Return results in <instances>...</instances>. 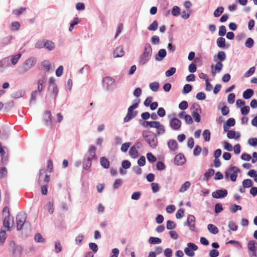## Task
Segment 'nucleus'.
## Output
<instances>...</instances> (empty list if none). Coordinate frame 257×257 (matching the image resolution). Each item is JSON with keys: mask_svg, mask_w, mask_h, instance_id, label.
<instances>
[{"mask_svg": "<svg viewBox=\"0 0 257 257\" xmlns=\"http://www.w3.org/2000/svg\"><path fill=\"white\" fill-rule=\"evenodd\" d=\"M96 148L94 146H90L87 154L85 156V158L83 162V167L84 169L87 170L91 166L92 161L93 160H96L97 159L96 157Z\"/></svg>", "mask_w": 257, "mask_h": 257, "instance_id": "1", "label": "nucleus"}, {"mask_svg": "<svg viewBox=\"0 0 257 257\" xmlns=\"http://www.w3.org/2000/svg\"><path fill=\"white\" fill-rule=\"evenodd\" d=\"M37 63V59L35 57H31L26 59L18 67V71L20 74H24L32 68Z\"/></svg>", "mask_w": 257, "mask_h": 257, "instance_id": "2", "label": "nucleus"}, {"mask_svg": "<svg viewBox=\"0 0 257 257\" xmlns=\"http://www.w3.org/2000/svg\"><path fill=\"white\" fill-rule=\"evenodd\" d=\"M152 55V48L150 43H146L144 45V51L139 58V63L144 65L148 62Z\"/></svg>", "mask_w": 257, "mask_h": 257, "instance_id": "3", "label": "nucleus"}, {"mask_svg": "<svg viewBox=\"0 0 257 257\" xmlns=\"http://www.w3.org/2000/svg\"><path fill=\"white\" fill-rule=\"evenodd\" d=\"M140 102V99L139 98H136L134 100L133 104L128 107L127 114L123 119L124 122L130 121L137 115L138 112L137 111H134V110L138 107Z\"/></svg>", "mask_w": 257, "mask_h": 257, "instance_id": "4", "label": "nucleus"}, {"mask_svg": "<svg viewBox=\"0 0 257 257\" xmlns=\"http://www.w3.org/2000/svg\"><path fill=\"white\" fill-rule=\"evenodd\" d=\"M9 250L12 257H21L23 252V247L11 241L9 244Z\"/></svg>", "mask_w": 257, "mask_h": 257, "instance_id": "5", "label": "nucleus"}, {"mask_svg": "<svg viewBox=\"0 0 257 257\" xmlns=\"http://www.w3.org/2000/svg\"><path fill=\"white\" fill-rule=\"evenodd\" d=\"M143 136L146 142L151 147L155 148L157 147L158 145V139L154 134H147L146 133L144 132Z\"/></svg>", "mask_w": 257, "mask_h": 257, "instance_id": "6", "label": "nucleus"}, {"mask_svg": "<svg viewBox=\"0 0 257 257\" xmlns=\"http://www.w3.org/2000/svg\"><path fill=\"white\" fill-rule=\"evenodd\" d=\"M27 214L24 212H19L16 216L17 229L19 231L22 229V227L26 221Z\"/></svg>", "mask_w": 257, "mask_h": 257, "instance_id": "7", "label": "nucleus"}, {"mask_svg": "<svg viewBox=\"0 0 257 257\" xmlns=\"http://www.w3.org/2000/svg\"><path fill=\"white\" fill-rule=\"evenodd\" d=\"M58 93V89L57 85L49 86L46 95L47 99H53L55 100Z\"/></svg>", "mask_w": 257, "mask_h": 257, "instance_id": "8", "label": "nucleus"}, {"mask_svg": "<svg viewBox=\"0 0 257 257\" xmlns=\"http://www.w3.org/2000/svg\"><path fill=\"white\" fill-rule=\"evenodd\" d=\"M50 180L49 176L46 174V170L41 169L39 171L38 183L40 185H43L44 184H48Z\"/></svg>", "mask_w": 257, "mask_h": 257, "instance_id": "9", "label": "nucleus"}, {"mask_svg": "<svg viewBox=\"0 0 257 257\" xmlns=\"http://www.w3.org/2000/svg\"><path fill=\"white\" fill-rule=\"evenodd\" d=\"M191 114L194 118L196 122H199L200 121V115L201 109L198 105H193L191 107Z\"/></svg>", "mask_w": 257, "mask_h": 257, "instance_id": "10", "label": "nucleus"}, {"mask_svg": "<svg viewBox=\"0 0 257 257\" xmlns=\"http://www.w3.org/2000/svg\"><path fill=\"white\" fill-rule=\"evenodd\" d=\"M187 245V247L184 249L185 254L190 257L194 256L195 254L194 251L198 249L197 246L194 243L191 242L188 243Z\"/></svg>", "mask_w": 257, "mask_h": 257, "instance_id": "11", "label": "nucleus"}, {"mask_svg": "<svg viewBox=\"0 0 257 257\" xmlns=\"http://www.w3.org/2000/svg\"><path fill=\"white\" fill-rule=\"evenodd\" d=\"M3 225L7 228L8 230H11L15 226L14 217L13 216L5 217Z\"/></svg>", "mask_w": 257, "mask_h": 257, "instance_id": "12", "label": "nucleus"}, {"mask_svg": "<svg viewBox=\"0 0 257 257\" xmlns=\"http://www.w3.org/2000/svg\"><path fill=\"white\" fill-rule=\"evenodd\" d=\"M181 125L182 122L181 120L177 118L174 117L170 120V125L172 129L174 131L179 130Z\"/></svg>", "mask_w": 257, "mask_h": 257, "instance_id": "13", "label": "nucleus"}, {"mask_svg": "<svg viewBox=\"0 0 257 257\" xmlns=\"http://www.w3.org/2000/svg\"><path fill=\"white\" fill-rule=\"evenodd\" d=\"M227 195V191L226 189L217 190L212 193V197L216 199L222 198Z\"/></svg>", "mask_w": 257, "mask_h": 257, "instance_id": "14", "label": "nucleus"}, {"mask_svg": "<svg viewBox=\"0 0 257 257\" xmlns=\"http://www.w3.org/2000/svg\"><path fill=\"white\" fill-rule=\"evenodd\" d=\"M228 171H229V172L233 171L230 176V180L233 182L235 181L238 175V173L239 172V169L236 167L230 166L228 168Z\"/></svg>", "mask_w": 257, "mask_h": 257, "instance_id": "15", "label": "nucleus"}, {"mask_svg": "<svg viewBox=\"0 0 257 257\" xmlns=\"http://www.w3.org/2000/svg\"><path fill=\"white\" fill-rule=\"evenodd\" d=\"M167 145L170 150L176 154L178 150V144L176 140H170L168 142Z\"/></svg>", "mask_w": 257, "mask_h": 257, "instance_id": "16", "label": "nucleus"}, {"mask_svg": "<svg viewBox=\"0 0 257 257\" xmlns=\"http://www.w3.org/2000/svg\"><path fill=\"white\" fill-rule=\"evenodd\" d=\"M41 65L46 72L52 71L54 69V65L49 62L48 61H44L42 62Z\"/></svg>", "mask_w": 257, "mask_h": 257, "instance_id": "17", "label": "nucleus"}, {"mask_svg": "<svg viewBox=\"0 0 257 257\" xmlns=\"http://www.w3.org/2000/svg\"><path fill=\"white\" fill-rule=\"evenodd\" d=\"M47 80L45 75H43L37 81L38 87L37 90L39 91H42L44 88L43 84L46 83Z\"/></svg>", "mask_w": 257, "mask_h": 257, "instance_id": "18", "label": "nucleus"}, {"mask_svg": "<svg viewBox=\"0 0 257 257\" xmlns=\"http://www.w3.org/2000/svg\"><path fill=\"white\" fill-rule=\"evenodd\" d=\"M140 123L144 127H147L148 126H150L152 128H155L157 126V124H159V121H143L141 120L140 121Z\"/></svg>", "mask_w": 257, "mask_h": 257, "instance_id": "19", "label": "nucleus"}, {"mask_svg": "<svg viewBox=\"0 0 257 257\" xmlns=\"http://www.w3.org/2000/svg\"><path fill=\"white\" fill-rule=\"evenodd\" d=\"M174 162L177 165H182L185 162V157L183 154H179L175 156Z\"/></svg>", "mask_w": 257, "mask_h": 257, "instance_id": "20", "label": "nucleus"}, {"mask_svg": "<svg viewBox=\"0 0 257 257\" xmlns=\"http://www.w3.org/2000/svg\"><path fill=\"white\" fill-rule=\"evenodd\" d=\"M44 48L48 51H52L55 48V44L52 41L45 39Z\"/></svg>", "mask_w": 257, "mask_h": 257, "instance_id": "21", "label": "nucleus"}, {"mask_svg": "<svg viewBox=\"0 0 257 257\" xmlns=\"http://www.w3.org/2000/svg\"><path fill=\"white\" fill-rule=\"evenodd\" d=\"M124 54V52L122 46H118L115 48L113 52V57L114 58L122 57Z\"/></svg>", "mask_w": 257, "mask_h": 257, "instance_id": "22", "label": "nucleus"}, {"mask_svg": "<svg viewBox=\"0 0 257 257\" xmlns=\"http://www.w3.org/2000/svg\"><path fill=\"white\" fill-rule=\"evenodd\" d=\"M34 239L36 242L38 243L45 244L46 242V239L39 232L35 234Z\"/></svg>", "mask_w": 257, "mask_h": 257, "instance_id": "23", "label": "nucleus"}, {"mask_svg": "<svg viewBox=\"0 0 257 257\" xmlns=\"http://www.w3.org/2000/svg\"><path fill=\"white\" fill-rule=\"evenodd\" d=\"M9 66V58L6 57L0 61V72H3L4 69Z\"/></svg>", "mask_w": 257, "mask_h": 257, "instance_id": "24", "label": "nucleus"}, {"mask_svg": "<svg viewBox=\"0 0 257 257\" xmlns=\"http://www.w3.org/2000/svg\"><path fill=\"white\" fill-rule=\"evenodd\" d=\"M114 82V79L110 77H105L103 78V83L104 86L108 88L109 86H111L113 85Z\"/></svg>", "mask_w": 257, "mask_h": 257, "instance_id": "25", "label": "nucleus"}, {"mask_svg": "<svg viewBox=\"0 0 257 257\" xmlns=\"http://www.w3.org/2000/svg\"><path fill=\"white\" fill-rule=\"evenodd\" d=\"M247 248L249 252L256 251L257 242L254 240H250L247 243Z\"/></svg>", "mask_w": 257, "mask_h": 257, "instance_id": "26", "label": "nucleus"}, {"mask_svg": "<svg viewBox=\"0 0 257 257\" xmlns=\"http://www.w3.org/2000/svg\"><path fill=\"white\" fill-rule=\"evenodd\" d=\"M22 54L21 53H18L16 55H12L10 56L9 59H10L11 62L13 65H16L19 59L21 58Z\"/></svg>", "mask_w": 257, "mask_h": 257, "instance_id": "27", "label": "nucleus"}, {"mask_svg": "<svg viewBox=\"0 0 257 257\" xmlns=\"http://www.w3.org/2000/svg\"><path fill=\"white\" fill-rule=\"evenodd\" d=\"M166 51L164 49H161L159 50L157 55L156 57V60L157 61H161L166 56Z\"/></svg>", "mask_w": 257, "mask_h": 257, "instance_id": "28", "label": "nucleus"}, {"mask_svg": "<svg viewBox=\"0 0 257 257\" xmlns=\"http://www.w3.org/2000/svg\"><path fill=\"white\" fill-rule=\"evenodd\" d=\"M237 135L236 136V132L234 131H227V137L230 139H235L237 140L240 138V134L239 133H237Z\"/></svg>", "mask_w": 257, "mask_h": 257, "instance_id": "29", "label": "nucleus"}, {"mask_svg": "<svg viewBox=\"0 0 257 257\" xmlns=\"http://www.w3.org/2000/svg\"><path fill=\"white\" fill-rule=\"evenodd\" d=\"M191 186V183L189 181L185 182L181 186L179 190V192L183 193L186 191Z\"/></svg>", "mask_w": 257, "mask_h": 257, "instance_id": "30", "label": "nucleus"}, {"mask_svg": "<svg viewBox=\"0 0 257 257\" xmlns=\"http://www.w3.org/2000/svg\"><path fill=\"white\" fill-rule=\"evenodd\" d=\"M100 163L101 166L105 169H108L109 167V162L105 157L100 158Z\"/></svg>", "mask_w": 257, "mask_h": 257, "instance_id": "31", "label": "nucleus"}, {"mask_svg": "<svg viewBox=\"0 0 257 257\" xmlns=\"http://www.w3.org/2000/svg\"><path fill=\"white\" fill-rule=\"evenodd\" d=\"M44 119L47 125L51 124V113L50 111L45 112Z\"/></svg>", "mask_w": 257, "mask_h": 257, "instance_id": "32", "label": "nucleus"}, {"mask_svg": "<svg viewBox=\"0 0 257 257\" xmlns=\"http://www.w3.org/2000/svg\"><path fill=\"white\" fill-rule=\"evenodd\" d=\"M207 229L210 233L213 234H217L219 231L218 228L212 224H209L207 225Z\"/></svg>", "mask_w": 257, "mask_h": 257, "instance_id": "33", "label": "nucleus"}, {"mask_svg": "<svg viewBox=\"0 0 257 257\" xmlns=\"http://www.w3.org/2000/svg\"><path fill=\"white\" fill-rule=\"evenodd\" d=\"M129 154L132 158L136 159L138 157L139 153L136 147H132L130 148Z\"/></svg>", "mask_w": 257, "mask_h": 257, "instance_id": "34", "label": "nucleus"}, {"mask_svg": "<svg viewBox=\"0 0 257 257\" xmlns=\"http://www.w3.org/2000/svg\"><path fill=\"white\" fill-rule=\"evenodd\" d=\"M253 94V91L251 89H247L243 92V97L248 99L251 97Z\"/></svg>", "mask_w": 257, "mask_h": 257, "instance_id": "35", "label": "nucleus"}, {"mask_svg": "<svg viewBox=\"0 0 257 257\" xmlns=\"http://www.w3.org/2000/svg\"><path fill=\"white\" fill-rule=\"evenodd\" d=\"M216 44L219 48H224L225 47V39L222 37L218 38L216 40Z\"/></svg>", "mask_w": 257, "mask_h": 257, "instance_id": "36", "label": "nucleus"}, {"mask_svg": "<svg viewBox=\"0 0 257 257\" xmlns=\"http://www.w3.org/2000/svg\"><path fill=\"white\" fill-rule=\"evenodd\" d=\"M187 220L189 221V223L190 224L191 226V230H194L195 225V217L192 215H189L187 217Z\"/></svg>", "mask_w": 257, "mask_h": 257, "instance_id": "37", "label": "nucleus"}, {"mask_svg": "<svg viewBox=\"0 0 257 257\" xmlns=\"http://www.w3.org/2000/svg\"><path fill=\"white\" fill-rule=\"evenodd\" d=\"M45 208L48 210L49 213L50 214H52L54 212V203L53 202H51L49 201L46 205L45 206Z\"/></svg>", "mask_w": 257, "mask_h": 257, "instance_id": "38", "label": "nucleus"}, {"mask_svg": "<svg viewBox=\"0 0 257 257\" xmlns=\"http://www.w3.org/2000/svg\"><path fill=\"white\" fill-rule=\"evenodd\" d=\"M41 91H39L38 90L33 91L31 93V98L30 100V103L31 104L33 102H34L36 100L37 97L38 96L39 94Z\"/></svg>", "mask_w": 257, "mask_h": 257, "instance_id": "39", "label": "nucleus"}, {"mask_svg": "<svg viewBox=\"0 0 257 257\" xmlns=\"http://www.w3.org/2000/svg\"><path fill=\"white\" fill-rule=\"evenodd\" d=\"M161 242V239L156 237H150L149 239V242L151 244H160Z\"/></svg>", "mask_w": 257, "mask_h": 257, "instance_id": "40", "label": "nucleus"}, {"mask_svg": "<svg viewBox=\"0 0 257 257\" xmlns=\"http://www.w3.org/2000/svg\"><path fill=\"white\" fill-rule=\"evenodd\" d=\"M253 185V182L251 179H244L242 181V186L244 188H249L252 187Z\"/></svg>", "mask_w": 257, "mask_h": 257, "instance_id": "41", "label": "nucleus"}, {"mask_svg": "<svg viewBox=\"0 0 257 257\" xmlns=\"http://www.w3.org/2000/svg\"><path fill=\"white\" fill-rule=\"evenodd\" d=\"M155 128H157V134L158 135H162L165 132L164 126L161 124L160 122L159 124H157V126Z\"/></svg>", "mask_w": 257, "mask_h": 257, "instance_id": "42", "label": "nucleus"}, {"mask_svg": "<svg viewBox=\"0 0 257 257\" xmlns=\"http://www.w3.org/2000/svg\"><path fill=\"white\" fill-rule=\"evenodd\" d=\"M158 26V22H157V21L155 20L153 22V23L151 24L150 25V26L148 28V29L149 31H155L157 30Z\"/></svg>", "mask_w": 257, "mask_h": 257, "instance_id": "43", "label": "nucleus"}, {"mask_svg": "<svg viewBox=\"0 0 257 257\" xmlns=\"http://www.w3.org/2000/svg\"><path fill=\"white\" fill-rule=\"evenodd\" d=\"M150 88L154 92H157L159 88V83L157 82L151 83L149 85Z\"/></svg>", "mask_w": 257, "mask_h": 257, "instance_id": "44", "label": "nucleus"}, {"mask_svg": "<svg viewBox=\"0 0 257 257\" xmlns=\"http://www.w3.org/2000/svg\"><path fill=\"white\" fill-rule=\"evenodd\" d=\"M214 174V170L213 169H210L204 174V179L207 181L209 178Z\"/></svg>", "mask_w": 257, "mask_h": 257, "instance_id": "45", "label": "nucleus"}, {"mask_svg": "<svg viewBox=\"0 0 257 257\" xmlns=\"http://www.w3.org/2000/svg\"><path fill=\"white\" fill-rule=\"evenodd\" d=\"M55 245V252L56 253H59L62 250V246L59 241H56L54 243Z\"/></svg>", "mask_w": 257, "mask_h": 257, "instance_id": "46", "label": "nucleus"}, {"mask_svg": "<svg viewBox=\"0 0 257 257\" xmlns=\"http://www.w3.org/2000/svg\"><path fill=\"white\" fill-rule=\"evenodd\" d=\"M7 237V236L6 231L4 230H1L0 231V245L4 244Z\"/></svg>", "mask_w": 257, "mask_h": 257, "instance_id": "47", "label": "nucleus"}, {"mask_svg": "<svg viewBox=\"0 0 257 257\" xmlns=\"http://www.w3.org/2000/svg\"><path fill=\"white\" fill-rule=\"evenodd\" d=\"M224 8L222 7H218L214 12V16L215 17H219L223 12Z\"/></svg>", "mask_w": 257, "mask_h": 257, "instance_id": "48", "label": "nucleus"}, {"mask_svg": "<svg viewBox=\"0 0 257 257\" xmlns=\"http://www.w3.org/2000/svg\"><path fill=\"white\" fill-rule=\"evenodd\" d=\"M203 136L204 140L206 142H208L210 139V132L208 130H205L203 131Z\"/></svg>", "mask_w": 257, "mask_h": 257, "instance_id": "49", "label": "nucleus"}, {"mask_svg": "<svg viewBox=\"0 0 257 257\" xmlns=\"http://www.w3.org/2000/svg\"><path fill=\"white\" fill-rule=\"evenodd\" d=\"M45 39L38 41L35 45V47L37 49H40L44 47Z\"/></svg>", "mask_w": 257, "mask_h": 257, "instance_id": "50", "label": "nucleus"}, {"mask_svg": "<svg viewBox=\"0 0 257 257\" xmlns=\"http://www.w3.org/2000/svg\"><path fill=\"white\" fill-rule=\"evenodd\" d=\"M176 226V224L171 220H168L167 222L166 228L168 230L174 229Z\"/></svg>", "mask_w": 257, "mask_h": 257, "instance_id": "51", "label": "nucleus"}, {"mask_svg": "<svg viewBox=\"0 0 257 257\" xmlns=\"http://www.w3.org/2000/svg\"><path fill=\"white\" fill-rule=\"evenodd\" d=\"M160 38L158 36H153L151 38V42L153 45H158L160 43Z\"/></svg>", "mask_w": 257, "mask_h": 257, "instance_id": "52", "label": "nucleus"}, {"mask_svg": "<svg viewBox=\"0 0 257 257\" xmlns=\"http://www.w3.org/2000/svg\"><path fill=\"white\" fill-rule=\"evenodd\" d=\"M14 39L12 36H8L4 38L2 40V43L5 45H8L11 43L12 40Z\"/></svg>", "mask_w": 257, "mask_h": 257, "instance_id": "53", "label": "nucleus"}, {"mask_svg": "<svg viewBox=\"0 0 257 257\" xmlns=\"http://www.w3.org/2000/svg\"><path fill=\"white\" fill-rule=\"evenodd\" d=\"M192 89V87L190 84H187L184 86L182 93L183 94H187L190 92Z\"/></svg>", "mask_w": 257, "mask_h": 257, "instance_id": "54", "label": "nucleus"}, {"mask_svg": "<svg viewBox=\"0 0 257 257\" xmlns=\"http://www.w3.org/2000/svg\"><path fill=\"white\" fill-rule=\"evenodd\" d=\"M79 23V19L78 18H75L73 20V21L70 23V27L69 28V31L71 32L75 25H77Z\"/></svg>", "mask_w": 257, "mask_h": 257, "instance_id": "55", "label": "nucleus"}, {"mask_svg": "<svg viewBox=\"0 0 257 257\" xmlns=\"http://www.w3.org/2000/svg\"><path fill=\"white\" fill-rule=\"evenodd\" d=\"M176 69L175 67H171L166 71L165 75L167 77H170L175 73Z\"/></svg>", "mask_w": 257, "mask_h": 257, "instance_id": "56", "label": "nucleus"}, {"mask_svg": "<svg viewBox=\"0 0 257 257\" xmlns=\"http://www.w3.org/2000/svg\"><path fill=\"white\" fill-rule=\"evenodd\" d=\"M180 14V9L178 6H174L172 10V14L174 16H178Z\"/></svg>", "mask_w": 257, "mask_h": 257, "instance_id": "57", "label": "nucleus"}, {"mask_svg": "<svg viewBox=\"0 0 257 257\" xmlns=\"http://www.w3.org/2000/svg\"><path fill=\"white\" fill-rule=\"evenodd\" d=\"M217 58L220 61H223L226 59V54L223 51H219L217 54Z\"/></svg>", "mask_w": 257, "mask_h": 257, "instance_id": "58", "label": "nucleus"}, {"mask_svg": "<svg viewBox=\"0 0 257 257\" xmlns=\"http://www.w3.org/2000/svg\"><path fill=\"white\" fill-rule=\"evenodd\" d=\"M255 69L254 67H251V68H250L249 69L244 73V77L247 78L252 75L254 73Z\"/></svg>", "mask_w": 257, "mask_h": 257, "instance_id": "59", "label": "nucleus"}, {"mask_svg": "<svg viewBox=\"0 0 257 257\" xmlns=\"http://www.w3.org/2000/svg\"><path fill=\"white\" fill-rule=\"evenodd\" d=\"M248 144L252 147L257 146V138H249L247 141Z\"/></svg>", "mask_w": 257, "mask_h": 257, "instance_id": "60", "label": "nucleus"}, {"mask_svg": "<svg viewBox=\"0 0 257 257\" xmlns=\"http://www.w3.org/2000/svg\"><path fill=\"white\" fill-rule=\"evenodd\" d=\"M254 41L251 38H248L245 42V45L248 48H251L253 45Z\"/></svg>", "mask_w": 257, "mask_h": 257, "instance_id": "61", "label": "nucleus"}, {"mask_svg": "<svg viewBox=\"0 0 257 257\" xmlns=\"http://www.w3.org/2000/svg\"><path fill=\"white\" fill-rule=\"evenodd\" d=\"M131 145V143H125L121 147L120 150L122 152H126Z\"/></svg>", "mask_w": 257, "mask_h": 257, "instance_id": "62", "label": "nucleus"}, {"mask_svg": "<svg viewBox=\"0 0 257 257\" xmlns=\"http://www.w3.org/2000/svg\"><path fill=\"white\" fill-rule=\"evenodd\" d=\"M226 32V28L224 26H221L219 28L218 35L220 37L224 36Z\"/></svg>", "mask_w": 257, "mask_h": 257, "instance_id": "63", "label": "nucleus"}, {"mask_svg": "<svg viewBox=\"0 0 257 257\" xmlns=\"http://www.w3.org/2000/svg\"><path fill=\"white\" fill-rule=\"evenodd\" d=\"M223 145L224 149L227 151H232L233 150V147L231 144L228 143L226 141H224L223 142Z\"/></svg>", "mask_w": 257, "mask_h": 257, "instance_id": "64", "label": "nucleus"}]
</instances>
